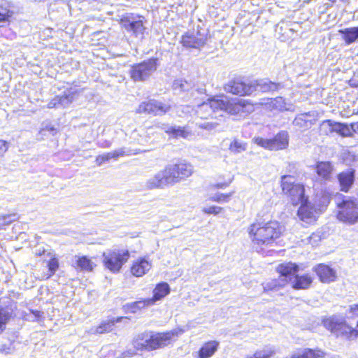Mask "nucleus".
Wrapping results in <instances>:
<instances>
[{
	"mask_svg": "<svg viewBox=\"0 0 358 358\" xmlns=\"http://www.w3.org/2000/svg\"><path fill=\"white\" fill-rule=\"evenodd\" d=\"M247 233L254 247L264 249L278 244L285 233V227L278 220L258 216L248 225Z\"/></svg>",
	"mask_w": 358,
	"mask_h": 358,
	"instance_id": "obj_1",
	"label": "nucleus"
},
{
	"mask_svg": "<svg viewBox=\"0 0 358 358\" xmlns=\"http://www.w3.org/2000/svg\"><path fill=\"white\" fill-rule=\"evenodd\" d=\"M193 172V166L190 163L178 161L166 165L150 178L146 185L149 189H162L172 186L190 177Z\"/></svg>",
	"mask_w": 358,
	"mask_h": 358,
	"instance_id": "obj_2",
	"label": "nucleus"
},
{
	"mask_svg": "<svg viewBox=\"0 0 358 358\" xmlns=\"http://www.w3.org/2000/svg\"><path fill=\"white\" fill-rule=\"evenodd\" d=\"M178 336L176 330L166 331H149L138 334L132 341L134 354L152 352L164 348L172 343L174 337Z\"/></svg>",
	"mask_w": 358,
	"mask_h": 358,
	"instance_id": "obj_3",
	"label": "nucleus"
},
{
	"mask_svg": "<svg viewBox=\"0 0 358 358\" xmlns=\"http://www.w3.org/2000/svg\"><path fill=\"white\" fill-rule=\"evenodd\" d=\"M279 275L278 278H273L263 283V292L278 291L291 282L295 275L299 271V266L292 262H285L279 264L275 268Z\"/></svg>",
	"mask_w": 358,
	"mask_h": 358,
	"instance_id": "obj_4",
	"label": "nucleus"
},
{
	"mask_svg": "<svg viewBox=\"0 0 358 358\" xmlns=\"http://www.w3.org/2000/svg\"><path fill=\"white\" fill-rule=\"evenodd\" d=\"M280 186L282 194L293 206H297L303 201L308 198L306 194L305 186L303 183L294 180L292 175L285 174L280 177Z\"/></svg>",
	"mask_w": 358,
	"mask_h": 358,
	"instance_id": "obj_5",
	"label": "nucleus"
},
{
	"mask_svg": "<svg viewBox=\"0 0 358 358\" xmlns=\"http://www.w3.org/2000/svg\"><path fill=\"white\" fill-rule=\"evenodd\" d=\"M336 206L337 208L336 217L338 220L348 224H355L358 222L357 199L339 194Z\"/></svg>",
	"mask_w": 358,
	"mask_h": 358,
	"instance_id": "obj_6",
	"label": "nucleus"
},
{
	"mask_svg": "<svg viewBox=\"0 0 358 358\" xmlns=\"http://www.w3.org/2000/svg\"><path fill=\"white\" fill-rule=\"evenodd\" d=\"M130 257V252L127 249H110L102 253V264L110 272L117 273L128 262Z\"/></svg>",
	"mask_w": 358,
	"mask_h": 358,
	"instance_id": "obj_7",
	"label": "nucleus"
},
{
	"mask_svg": "<svg viewBox=\"0 0 358 358\" xmlns=\"http://www.w3.org/2000/svg\"><path fill=\"white\" fill-rule=\"evenodd\" d=\"M323 324L336 338L342 337L348 341L358 338V330L351 327L345 320L329 317L323 321Z\"/></svg>",
	"mask_w": 358,
	"mask_h": 358,
	"instance_id": "obj_8",
	"label": "nucleus"
},
{
	"mask_svg": "<svg viewBox=\"0 0 358 358\" xmlns=\"http://www.w3.org/2000/svg\"><path fill=\"white\" fill-rule=\"evenodd\" d=\"M158 66V59L150 57L141 62L134 64L129 69V76L134 82H145Z\"/></svg>",
	"mask_w": 358,
	"mask_h": 358,
	"instance_id": "obj_9",
	"label": "nucleus"
},
{
	"mask_svg": "<svg viewBox=\"0 0 358 358\" xmlns=\"http://www.w3.org/2000/svg\"><path fill=\"white\" fill-rule=\"evenodd\" d=\"M122 28L135 36L143 34L146 27L144 24L145 18L143 15L134 13H125L118 20Z\"/></svg>",
	"mask_w": 358,
	"mask_h": 358,
	"instance_id": "obj_10",
	"label": "nucleus"
},
{
	"mask_svg": "<svg viewBox=\"0 0 358 358\" xmlns=\"http://www.w3.org/2000/svg\"><path fill=\"white\" fill-rule=\"evenodd\" d=\"M226 92L239 96H249L255 92V86L253 82H250L244 78H234L228 81L224 85Z\"/></svg>",
	"mask_w": 358,
	"mask_h": 358,
	"instance_id": "obj_11",
	"label": "nucleus"
},
{
	"mask_svg": "<svg viewBox=\"0 0 358 358\" xmlns=\"http://www.w3.org/2000/svg\"><path fill=\"white\" fill-rule=\"evenodd\" d=\"M48 259L42 261V266L36 269V278L40 281L50 279L59 269L60 263L58 257L50 252L47 253Z\"/></svg>",
	"mask_w": 358,
	"mask_h": 358,
	"instance_id": "obj_12",
	"label": "nucleus"
},
{
	"mask_svg": "<svg viewBox=\"0 0 358 358\" xmlns=\"http://www.w3.org/2000/svg\"><path fill=\"white\" fill-rule=\"evenodd\" d=\"M255 141L258 145L265 149L279 150L287 148L289 144V138L286 132L280 131L271 138L257 137Z\"/></svg>",
	"mask_w": 358,
	"mask_h": 358,
	"instance_id": "obj_13",
	"label": "nucleus"
},
{
	"mask_svg": "<svg viewBox=\"0 0 358 358\" xmlns=\"http://www.w3.org/2000/svg\"><path fill=\"white\" fill-rule=\"evenodd\" d=\"M255 105L249 99H229L228 114L245 117L255 111Z\"/></svg>",
	"mask_w": 358,
	"mask_h": 358,
	"instance_id": "obj_14",
	"label": "nucleus"
},
{
	"mask_svg": "<svg viewBox=\"0 0 358 358\" xmlns=\"http://www.w3.org/2000/svg\"><path fill=\"white\" fill-rule=\"evenodd\" d=\"M171 109L169 104L159 102L155 99H149L141 102L136 110L138 114H147L154 116L163 115Z\"/></svg>",
	"mask_w": 358,
	"mask_h": 358,
	"instance_id": "obj_15",
	"label": "nucleus"
},
{
	"mask_svg": "<svg viewBox=\"0 0 358 358\" xmlns=\"http://www.w3.org/2000/svg\"><path fill=\"white\" fill-rule=\"evenodd\" d=\"M299 206L296 212L299 219L307 224H314L318 219L319 213L315 206L309 201V198L303 201Z\"/></svg>",
	"mask_w": 358,
	"mask_h": 358,
	"instance_id": "obj_16",
	"label": "nucleus"
},
{
	"mask_svg": "<svg viewBox=\"0 0 358 358\" xmlns=\"http://www.w3.org/2000/svg\"><path fill=\"white\" fill-rule=\"evenodd\" d=\"M207 34L199 29L185 33L180 39L182 46L188 48H200L206 44Z\"/></svg>",
	"mask_w": 358,
	"mask_h": 358,
	"instance_id": "obj_17",
	"label": "nucleus"
},
{
	"mask_svg": "<svg viewBox=\"0 0 358 358\" xmlns=\"http://www.w3.org/2000/svg\"><path fill=\"white\" fill-rule=\"evenodd\" d=\"M152 268V262L148 257H140L134 259L129 266L131 275L141 278L145 275Z\"/></svg>",
	"mask_w": 358,
	"mask_h": 358,
	"instance_id": "obj_18",
	"label": "nucleus"
},
{
	"mask_svg": "<svg viewBox=\"0 0 358 358\" xmlns=\"http://www.w3.org/2000/svg\"><path fill=\"white\" fill-rule=\"evenodd\" d=\"M336 178L340 186V190L343 192H348L355 180V170L350 169L341 171L337 175Z\"/></svg>",
	"mask_w": 358,
	"mask_h": 358,
	"instance_id": "obj_19",
	"label": "nucleus"
},
{
	"mask_svg": "<svg viewBox=\"0 0 358 358\" xmlns=\"http://www.w3.org/2000/svg\"><path fill=\"white\" fill-rule=\"evenodd\" d=\"M313 271L316 273L319 280L323 283L333 282L336 278V271L329 266L324 264L316 265Z\"/></svg>",
	"mask_w": 358,
	"mask_h": 358,
	"instance_id": "obj_20",
	"label": "nucleus"
},
{
	"mask_svg": "<svg viewBox=\"0 0 358 358\" xmlns=\"http://www.w3.org/2000/svg\"><path fill=\"white\" fill-rule=\"evenodd\" d=\"M220 348V342L209 340L203 342L196 352V358H211Z\"/></svg>",
	"mask_w": 358,
	"mask_h": 358,
	"instance_id": "obj_21",
	"label": "nucleus"
},
{
	"mask_svg": "<svg viewBox=\"0 0 358 358\" xmlns=\"http://www.w3.org/2000/svg\"><path fill=\"white\" fill-rule=\"evenodd\" d=\"M127 317L120 316L116 317L108 318L100 322L99 324L92 329L93 334H104L111 332L114 330L117 323L122 322Z\"/></svg>",
	"mask_w": 358,
	"mask_h": 358,
	"instance_id": "obj_22",
	"label": "nucleus"
},
{
	"mask_svg": "<svg viewBox=\"0 0 358 358\" xmlns=\"http://www.w3.org/2000/svg\"><path fill=\"white\" fill-rule=\"evenodd\" d=\"M253 84L255 86V91L258 90L262 93H273L284 87L282 83L273 82L268 78L254 80Z\"/></svg>",
	"mask_w": 358,
	"mask_h": 358,
	"instance_id": "obj_23",
	"label": "nucleus"
},
{
	"mask_svg": "<svg viewBox=\"0 0 358 358\" xmlns=\"http://www.w3.org/2000/svg\"><path fill=\"white\" fill-rule=\"evenodd\" d=\"M72 266L78 271L92 272L96 267V264L92 261V258L87 255L75 256Z\"/></svg>",
	"mask_w": 358,
	"mask_h": 358,
	"instance_id": "obj_24",
	"label": "nucleus"
},
{
	"mask_svg": "<svg viewBox=\"0 0 358 358\" xmlns=\"http://www.w3.org/2000/svg\"><path fill=\"white\" fill-rule=\"evenodd\" d=\"M316 174L322 180L328 181L332 178L334 166L330 162L320 161L316 162L314 166Z\"/></svg>",
	"mask_w": 358,
	"mask_h": 358,
	"instance_id": "obj_25",
	"label": "nucleus"
},
{
	"mask_svg": "<svg viewBox=\"0 0 358 358\" xmlns=\"http://www.w3.org/2000/svg\"><path fill=\"white\" fill-rule=\"evenodd\" d=\"M313 282V277L312 275L306 273L303 275H298L296 273L290 283L292 288L299 290L309 289Z\"/></svg>",
	"mask_w": 358,
	"mask_h": 358,
	"instance_id": "obj_26",
	"label": "nucleus"
},
{
	"mask_svg": "<svg viewBox=\"0 0 358 358\" xmlns=\"http://www.w3.org/2000/svg\"><path fill=\"white\" fill-rule=\"evenodd\" d=\"M224 96H213L209 98L207 102L205 103L213 111L222 110L228 113V106L229 103V98L224 97Z\"/></svg>",
	"mask_w": 358,
	"mask_h": 358,
	"instance_id": "obj_27",
	"label": "nucleus"
},
{
	"mask_svg": "<svg viewBox=\"0 0 358 358\" xmlns=\"http://www.w3.org/2000/svg\"><path fill=\"white\" fill-rule=\"evenodd\" d=\"M326 352L320 348H304L292 354L290 358H324Z\"/></svg>",
	"mask_w": 358,
	"mask_h": 358,
	"instance_id": "obj_28",
	"label": "nucleus"
},
{
	"mask_svg": "<svg viewBox=\"0 0 358 358\" xmlns=\"http://www.w3.org/2000/svg\"><path fill=\"white\" fill-rule=\"evenodd\" d=\"M152 292V298H147L150 306L167 296L170 292V287L167 282H162L155 285Z\"/></svg>",
	"mask_w": 358,
	"mask_h": 358,
	"instance_id": "obj_29",
	"label": "nucleus"
},
{
	"mask_svg": "<svg viewBox=\"0 0 358 358\" xmlns=\"http://www.w3.org/2000/svg\"><path fill=\"white\" fill-rule=\"evenodd\" d=\"M264 105L269 111H282L286 108L285 100L282 96L264 99Z\"/></svg>",
	"mask_w": 358,
	"mask_h": 358,
	"instance_id": "obj_30",
	"label": "nucleus"
},
{
	"mask_svg": "<svg viewBox=\"0 0 358 358\" xmlns=\"http://www.w3.org/2000/svg\"><path fill=\"white\" fill-rule=\"evenodd\" d=\"M357 28V27H353L338 31L342 35V39L346 45L352 44L358 40V29Z\"/></svg>",
	"mask_w": 358,
	"mask_h": 358,
	"instance_id": "obj_31",
	"label": "nucleus"
},
{
	"mask_svg": "<svg viewBox=\"0 0 358 358\" xmlns=\"http://www.w3.org/2000/svg\"><path fill=\"white\" fill-rule=\"evenodd\" d=\"M126 152L123 150H115L110 152H106L103 155H99L95 158V163L97 166L108 162L111 159H117L120 157L124 156Z\"/></svg>",
	"mask_w": 358,
	"mask_h": 358,
	"instance_id": "obj_32",
	"label": "nucleus"
},
{
	"mask_svg": "<svg viewBox=\"0 0 358 358\" xmlns=\"http://www.w3.org/2000/svg\"><path fill=\"white\" fill-rule=\"evenodd\" d=\"M150 306L149 301L147 299H143L129 303H127L124 307L127 311L131 313H136L138 310Z\"/></svg>",
	"mask_w": 358,
	"mask_h": 358,
	"instance_id": "obj_33",
	"label": "nucleus"
},
{
	"mask_svg": "<svg viewBox=\"0 0 358 358\" xmlns=\"http://www.w3.org/2000/svg\"><path fill=\"white\" fill-rule=\"evenodd\" d=\"M233 179V176L229 173L220 175L217 182L211 185V188L213 189H224L230 185Z\"/></svg>",
	"mask_w": 358,
	"mask_h": 358,
	"instance_id": "obj_34",
	"label": "nucleus"
},
{
	"mask_svg": "<svg viewBox=\"0 0 358 358\" xmlns=\"http://www.w3.org/2000/svg\"><path fill=\"white\" fill-rule=\"evenodd\" d=\"M335 132L343 137H350L353 136L352 123L348 124L345 123L336 122Z\"/></svg>",
	"mask_w": 358,
	"mask_h": 358,
	"instance_id": "obj_35",
	"label": "nucleus"
},
{
	"mask_svg": "<svg viewBox=\"0 0 358 358\" xmlns=\"http://www.w3.org/2000/svg\"><path fill=\"white\" fill-rule=\"evenodd\" d=\"M166 133L172 136L173 138H187L190 132L189 131L187 127H171L168 128L166 131Z\"/></svg>",
	"mask_w": 358,
	"mask_h": 358,
	"instance_id": "obj_36",
	"label": "nucleus"
},
{
	"mask_svg": "<svg viewBox=\"0 0 358 358\" xmlns=\"http://www.w3.org/2000/svg\"><path fill=\"white\" fill-rule=\"evenodd\" d=\"M336 122L326 120L321 122L319 127L320 134L323 136H329L335 132Z\"/></svg>",
	"mask_w": 358,
	"mask_h": 358,
	"instance_id": "obj_37",
	"label": "nucleus"
},
{
	"mask_svg": "<svg viewBox=\"0 0 358 358\" xmlns=\"http://www.w3.org/2000/svg\"><path fill=\"white\" fill-rule=\"evenodd\" d=\"M14 15L13 10L8 7L0 5V24L9 23ZM1 27V24H0Z\"/></svg>",
	"mask_w": 358,
	"mask_h": 358,
	"instance_id": "obj_38",
	"label": "nucleus"
},
{
	"mask_svg": "<svg viewBox=\"0 0 358 358\" xmlns=\"http://www.w3.org/2000/svg\"><path fill=\"white\" fill-rule=\"evenodd\" d=\"M12 317V314L7 311L5 308L0 306V334L5 329L6 324Z\"/></svg>",
	"mask_w": 358,
	"mask_h": 358,
	"instance_id": "obj_39",
	"label": "nucleus"
},
{
	"mask_svg": "<svg viewBox=\"0 0 358 358\" xmlns=\"http://www.w3.org/2000/svg\"><path fill=\"white\" fill-rule=\"evenodd\" d=\"M234 191H231L228 193L217 194L210 197V200L217 203H227L230 201L231 198L234 194Z\"/></svg>",
	"mask_w": 358,
	"mask_h": 358,
	"instance_id": "obj_40",
	"label": "nucleus"
},
{
	"mask_svg": "<svg viewBox=\"0 0 358 358\" xmlns=\"http://www.w3.org/2000/svg\"><path fill=\"white\" fill-rule=\"evenodd\" d=\"M229 149L231 152L234 153L241 152L245 150L246 143H244L237 139H234L229 144Z\"/></svg>",
	"mask_w": 358,
	"mask_h": 358,
	"instance_id": "obj_41",
	"label": "nucleus"
},
{
	"mask_svg": "<svg viewBox=\"0 0 358 358\" xmlns=\"http://www.w3.org/2000/svg\"><path fill=\"white\" fill-rule=\"evenodd\" d=\"M77 94V91L64 93L62 95L57 97L58 102L62 104L71 103L74 100Z\"/></svg>",
	"mask_w": 358,
	"mask_h": 358,
	"instance_id": "obj_42",
	"label": "nucleus"
},
{
	"mask_svg": "<svg viewBox=\"0 0 358 358\" xmlns=\"http://www.w3.org/2000/svg\"><path fill=\"white\" fill-rule=\"evenodd\" d=\"M223 208L218 206H209L203 207L201 209L203 213L206 215H217L222 211Z\"/></svg>",
	"mask_w": 358,
	"mask_h": 358,
	"instance_id": "obj_43",
	"label": "nucleus"
},
{
	"mask_svg": "<svg viewBox=\"0 0 358 358\" xmlns=\"http://www.w3.org/2000/svg\"><path fill=\"white\" fill-rule=\"evenodd\" d=\"M9 142L0 139V157H3L9 148Z\"/></svg>",
	"mask_w": 358,
	"mask_h": 358,
	"instance_id": "obj_44",
	"label": "nucleus"
},
{
	"mask_svg": "<svg viewBox=\"0 0 358 358\" xmlns=\"http://www.w3.org/2000/svg\"><path fill=\"white\" fill-rule=\"evenodd\" d=\"M321 240V236L317 234H313L308 238V241L310 244L314 245L316 244L317 242Z\"/></svg>",
	"mask_w": 358,
	"mask_h": 358,
	"instance_id": "obj_45",
	"label": "nucleus"
},
{
	"mask_svg": "<svg viewBox=\"0 0 358 358\" xmlns=\"http://www.w3.org/2000/svg\"><path fill=\"white\" fill-rule=\"evenodd\" d=\"M41 131H48L52 134H55L57 133V129L52 125H46L41 129Z\"/></svg>",
	"mask_w": 358,
	"mask_h": 358,
	"instance_id": "obj_46",
	"label": "nucleus"
},
{
	"mask_svg": "<svg viewBox=\"0 0 358 358\" xmlns=\"http://www.w3.org/2000/svg\"><path fill=\"white\" fill-rule=\"evenodd\" d=\"M31 313L33 315H34L36 317H38V318L41 317H42V315H43V313H42L41 311H40V310H31Z\"/></svg>",
	"mask_w": 358,
	"mask_h": 358,
	"instance_id": "obj_47",
	"label": "nucleus"
},
{
	"mask_svg": "<svg viewBox=\"0 0 358 358\" xmlns=\"http://www.w3.org/2000/svg\"><path fill=\"white\" fill-rule=\"evenodd\" d=\"M353 135H358V122H352Z\"/></svg>",
	"mask_w": 358,
	"mask_h": 358,
	"instance_id": "obj_48",
	"label": "nucleus"
},
{
	"mask_svg": "<svg viewBox=\"0 0 358 358\" xmlns=\"http://www.w3.org/2000/svg\"><path fill=\"white\" fill-rule=\"evenodd\" d=\"M350 310L351 312H355V311H358V303L357 304H353L352 306H351L350 307Z\"/></svg>",
	"mask_w": 358,
	"mask_h": 358,
	"instance_id": "obj_49",
	"label": "nucleus"
},
{
	"mask_svg": "<svg viewBox=\"0 0 358 358\" xmlns=\"http://www.w3.org/2000/svg\"><path fill=\"white\" fill-rule=\"evenodd\" d=\"M45 250L43 249L42 251H39L38 252H36V256L40 257V256H42V255H45Z\"/></svg>",
	"mask_w": 358,
	"mask_h": 358,
	"instance_id": "obj_50",
	"label": "nucleus"
},
{
	"mask_svg": "<svg viewBox=\"0 0 358 358\" xmlns=\"http://www.w3.org/2000/svg\"><path fill=\"white\" fill-rule=\"evenodd\" d=\"M10 217V215H5L3 217V219L6 218V217Z\"/></svg>",
	"mask_w": 358,
	"mask_h": 358,
	"instance_id": "obj_51",
	"label": "nucleus"
},
{
	"mask_svg": "<svg viewBox=\"0 0 358 358\" xmlns=\"http://www.w3.org/2000/svg\"><path fill=\"white\" fill-rule=\"evenodd\" d=\"M12 221H13V220H9V221H8V222H6V224H10V223H11V222H12Z\"/></svg>",
	"mask_w": 358,
	"mask_h": 358,
	"instance_id": "obj_52",
	"label": "nucleus"
},
{
	"mask_svg": "<svg viewBox=\"0 0 358 358\" xmlns=\"http://www.w3.org/2000/svg\"><path fill=\"white\" fill-rule=\"evenodd\" d=\"M357 327H358V321H357Z\"/></svg>",
	"mask_w": 358,
	"mask_h": 358,
	"instance_id": "obj_53",
	"label": "nucleus"
}]
</instances>
